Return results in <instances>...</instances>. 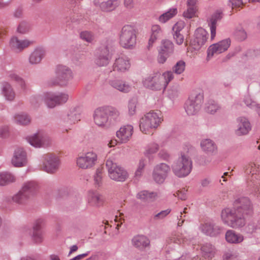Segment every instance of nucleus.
<instances>
[{"label": "nucleus", "instance_id": "nucleus-1", "mask_svg": "<svg viewBox=\"0 0 260 260\" xmlns=\"http://www.w3.org/2000/svg\"><path fill=\"white\" fill-rule=\"evenodd\" d=\"M234 206V207L225 208L221 211V220L232 228H241L246 224V217L252 215L253 205L248 198L241 197L235 200Z\"/></svg>", "mask_w": 260, "mask_h": 260}, {"label": "nucleus", "instance_id": "nucleus-2", "mask_svg": "<svg viewBox=\"0 0 260 260\" xmlns=\"http://www.w3.org/2000/svg\"><path fill=\"white\" fill-rule=\"evenodd\" d=\"M174 76L171 71H167L161 74L159 72L153 73L144 78V86L152 90H164Z\"/></svg>", "mask_w": 260, "mask_h": 260}, {"label": "nucleus", "instance_id": "nucleus-3", "mask_svg": "<svg viewBox=\"0 0 260 260\" xmlns=\"http://www.w3.org/2000/svg\"><path fill=\"white\" fill-rule=\"evenodd\" d=\"M119 114V111L115 107L111 106L99 107L94 112V122L98 126L107 128L111 124V119L109 117L116 119Z\"/></svg>", "mask_w": 260, "mask_h": 260}, {"label": "nucleus", "instance_id": "nucleus-4", "mask_svg": "<svg viewBox=\"0 0 260 260\" xmlns=\"http://www.w3.org/2000/svg\"><path fill=\"white\" fill-rule=\"evenodd\" d=\"M162 119L159 112L150 111L146 113L140 120V130L144 134H147L150 129L157 128Z\"/></svg>", "mask_w": 260, "mask_h": 260}, {"label": "nucleus", "instance_id": "nucleus-5", "mask_svg": "<svg viewBox=\"0 0 260 260\" xmlns=\"http://www.w3.org/2000/svg\"><path fill=\"white\" fill-rule=\"evenodd\" d=\"M192 167L191 159L184 154H181V156L172 165L173 173L179 178L188 175L191 171Z\"/></svg>", "mask_w": 260, "mask_h": 260}, {"label": "nucleus", "instance_id": "nucleus-6", "mask_svg": "<svg viewBox=\"0 0 260 260\" xmlns=\"http://www.w3.org/2000/svg\"><path fill=\"white\" fill-rule=\"evenodd\" d=\"M137 36L135 29L131 25L124 26L120 32L119 43L126 49H133L136 44Z\"/></svg>", "mask_w": 260, "mask_h": 260}, {"label": "nucleus", "instance_id": "nucleus-7", "mask_svg": "<svg viewBox=\"0 0 260 260\" xmlns=\"http://www.w3.org/2000/svg\"><path fill=\"white\" fill-rule=\"evenodd\" d=\"M109 177L115 181L123 182L127 177V173L123 168L114 162L111 159H108L106 163Z\"/></svg>", "mask_w": 260, "mask_h": 260}, {"label": "nucleus", "instance_id": "nucleus-8", "mask_svg": "<svg viewBox=\"0 0 260 260\" xmlns=\"http://www.w3.org/2000/svg\"><path fill=\"white\" fill-rule=\"evenodd\" d=\"M202 94H195L190 96L186 101L184 108L187 115H194L198 113L203 102Z\"/></svg>", "mask_w": 260, "mask_h": 260}, {"label": "nucleus", "instance_id": "nucleus-9", "mask_svg": "<svg viewBox=\"0 0 260 260\" xmlns=\"http://www.w3.org/2000/svg\"><path fill=\"white\" fill-rule=\"evenodd\" d=\"M97 159L96 153L93 151H90L79 155L76 159V164L82 169H89L95 165Z\"/></svg>", "mask_w": 260, "mask_h": 260}, {"label": "nucleus", "instance_id": "nucleus-10", "mask_svg": "<svg viewBox=\"0 0 260 260\" xmlns=\"http://www.w3.org/2000/svg\"><path fill=\"white\" fill-rule=\"evenodd\" d=\"M69 95L66 93H47L44 97V101L47 107L53 108L57 105L63 104L67 102Z\"/></svg>", "mask_w": 260, "mask_h": 260}, {"label": "nucleus", "instance_id": "nucleus-11", "mask_svg": "<svg viewBox=\"0 0 260 260\" xmlns=\"http://www.w3.org/2000/svg\"><path fill=\"white\" fill-rule=\"evenodd\" d=\"M56 74L57 80L52 83L53 85H66L68 82L73 78L72 71L68 67L63 65L57 66Z\"/></svg>", "mask_w": 260, "mask_h": 260}, {"label": "nucleus", "instance_id": "nucleus-12", "mask_svg": "<svg viewBox=\"0 0 260 260\" xmlns=\"http://www.w3.org/2000/svg\"><path fill=\"white\" fill-rule=\"evenodd\" d=\"M171 171L170 167L166 163H159L155 165L152 172L154 181L158 184L162 183L167 178Z\"/></svg>", "mask_w": 260, "mask_h": 260}, {"label": "nucleus", "instance_id": "nucleus-13", "mask_svg": "<svg viewBox=\"0 0 260 260\" xmlns=\"http://www.w3.org/2000/svg\"><path fill=\"white\" fill-rule=\"evenodd\" d=\"M43 170L49 173L56 172L59 166L58 157L53 154H46L43 155Z\"/></svg>", "mask_w": 260, "mask_h": 260}, {"label": "nucleus", "instance_id": "nucleus-14", "mask_svg": "<svg viewBox=\"0 0 260 260\" xmlns=\"http://www.w3.org/2000/svg\"><path fill=\"white\" fill-rule=\"evenodd\" d=\"M28 142L35 147H44L50 143V138L43 132H38L27 138Z\"/></svg>", "mask_w": 260, "mask_h": 260}, {"label": "nucleus", "instance_id": "nucleus-15", "mask_svg": "<svg viewBox=\"0 0 260 260\" xmlns=\"http://www.w3.org/2000/svg\"><path fill=\"white\" fill-rule=\"evenodd\" d=\"M230 45V39H226L211 45L208 49V59H210L214 55L219 54L225 51L229 48Z\"/></svg>", "mask_w": 260, "mask_h": 260}, {"label": "nucleus", "instance_id": "nucleus-16", "mask_svg": "<svg viewBox=\"0 0 260 260\" xmlns=\"http://www.w3.org/2000/svg\"><path fill=\"white\" fill-rule=\"evenodd\" d=\"M208 32L202 28H198L194 32V37L190 42L191 47L194 50H199L205 44L207 39Z\"/></svg>", "mask_w": 260, "mask_h": 260}, {"label": "nucleus", "instance_id": "nucleus-17", "mask_svg": "<svg viewBox=\"0 0 260 260\" xmlns=\"http://www.w3.org/2000/svg\"><path fill=\"white\" fill-rule=\"evenodd\" d=\"M237 126L235 133L237 136L247 135L251 129V124L245 117H240L236 119Z\"/></svg>", "mask_w": 260, "mask_h": 260}, {"label": "nucleus", "instance_id": "nucleus-18", "mask_svg": "<svg viewBox=\"0 0 260 260\" xmlns=\"http://www.w3.org/2000/svg\"><path fill=\"white\" fill-rule=\"evenodd\" d=\"M111 57L109 54V49L108 46H104L99 49L96 53L95 63L99 67L108 65Z\"/></svg>", "mask_w": 260, "mask_h": 260}, {"label": "nucleus", "instance_id": "nucleus-19", "mask_svg": "<svg viewBox=\"0 0 260 260\" xmlns=\"http://www.w3.org/2000/svg\"><path fill=\"white\" fill-rule=\"evenodd\" d=\"M200 229L203 233L211 237H216L220 235L223 228L214 223L207 222L201 225Z\"/></svg>", "mask_w": 260, "mask_h": 260}, {"label": "nucleus", "instance_id": "nucleus-20", "mask_svg": "<svg viewBox=\"0 0 260 260\" xmlns=\"http://www.w3.org/2000/svg\"><path fill=\"white\" fill-rule=\"evenodd\" d=\"M131 67V63L128 57L121 56L117 58L113 64L114 71L119 73H124L127 71Z\"/></svg>", "mask_w": 260, "mask_h": 260}, {"label": "nucleus", "instance_id": "nucleus-21", "mask_svg": "<svg viewBox=\"0 0 260 260\" xmlns=\"http://www.w3.org/2000/svg\"><path fill=\"white\" fill-rule=\"evenodd\" d=\"M134 127L132 125L127 124L121 126L116 132V136L121 143H127L132 138Z\"/></svg>", "mask_w": 260, "mask_h": 260}, {"label": "nucleus", "instance_id": "nucleus-22", "mask_svg": "<svg viewBox=\"0 0 260 260\" xmlns=\"http://www.w3.org/2000/svg\"><path fill=\"white\" fill-rule=\"evenodd\" d=\"M12 164L16 167H21L26 165L27 162L26 154L22 148H17L12 158Z\"/></svg>", "mask_w": 260, "mask_h": 260}, {"label": "nucleus", "instance_id": "nucleus-23", "mask_svg": "<svg viewBox=\"0 0 260 260\" xmlns=\"http://www.w3.org/2000/svg\"><path fill=\"white\" fill-rule=\"evenodd\" d=\"M32 43L28 40H19L16 37H13L10 41V47L15 52H20Z\"/></svg>", "mask_w": 260, "mask_h": 260}, {"label": "nucleus", "instance_id": "nucleus-24", "mask_svg": "<svg viewBox=\"0 0 260 260\" xmlns=\"http://www.w3.org/2000/svg\"><path fill=\"white\" fill-rule=\"evenodd\" d=\"M43 221L42 219L37 220L29 233H31L33 241L37 243H40L43 241V233L41 231V225Z\"/></svg>", "mask_w": 260, "mask_h": 260}, {"label": "nucleus", "instance_id": "nucleus-25", "mask_svg": "<svg viewBox=\"0 0 260 260\" xmlns=\"http://www.w3.org/2000/svg\"><path fill=\"white\" fill-rule=\"evenodd\" d=\"M200 146L202 150L207 154L213 155L217 152V147L216 145L212 140L209 139L202 140Z\"/></svg>", "mask_w": 260, "mask_h": 260}, {"label": "nucleus", "instance_id": "nucleus-26", "mask_svg": "<svg viewBox=\"0 0 260 260\" xmlns=\"http://www.w3.org/2000/svg\"><path fill=\"white\" fill-rule=\"evenodd\" d=\"M109 85L115 89L122 92H128L131 89V85L126 82L120 79H112L109 81Z\"/></svg>", "mask_w": 260, "mask_h": 260}, {"label": "nucleus", "instance_id": "nucleus-27", "mask_svg": "<svg viewBox=\"0 0 260 260\" xmlns=\"http://www.w3.org/2000/svg\"><path fill=\"white\" fill-rule=\"evenodd\" d=\"M46 54L45 50L41 47L36 48L30 54L29 62L31 64L40 63Z\"/></svg>", "mask_w": 260, "mask_h": 260}, {"label": "nucleus", "instance_id": "nucleus-28", "mask_svg": "<svg viewBox=\"0 0 260 260\" xmlns=\"http://www.w3.org/2000/svg\"><path fill=\"white\" fill-rule=\"evenodd\" d=\"M87 200L88 204L92 206L99 207L103 203L102 197L98 192L92 190L88 192Z\"/></svg>", "mask_w": 260, "mask_h": 260}, {"label": "nucleus", "instance_id": "nucleus-29", "mask_svg": "<svg viewBox=\"0 0 260 260\" xmlns=\"http://www.w3.org/2000/svg\"><path fill=\"white\" fill-rule=\"evenodd\" d=\"M133 245L140 250H143L150 244L149 240L145 236L138 235L132 239Z\"/></svg>", "mask_w": 260, "mask_h": 260}, {"label": "nucleus", "instance_id": "nucleus-30", "mask_svg": "<svg viewBox=\"0 0 260 260\" xmlns=\"http://www.w3.org/2000/svg\"><path fill=\"white\" fill-rule=\"evenodd\" d=\"M225 238L226 241L231 244H239L244 240V237L242 235L237 233L232 230H229L226 231Z\"/></svg>", "mask_w": 260, "mask_h": 260}, {"label": "nucleus", "instance_id": "nucleus-31", "mask_svg": "<svg viewBox=\"0 0 260 260\" xmlns=\"http://www.w3.org/2000/svg\"><path fill=\"white\" fill-rule=\"evenodd\" d=\"M222 17V14L220 12H216L213 14L209 20V25L211 31V39H214L216 36V23L220 20Z\"/></svg>", "mask_w": 260, "mask_h": 260}, {"label": "nucleus", "instance_id": "nucleus-32", "mask_svg": "<svg viewBox=\"0 0 260 260\" xmlns=\"http://www.w3.org/2000/svg\"><path fill=\"white\" fill-rule=\"evenodd\" d=\"M162 30L161 27L157 24L153 25L151 27V34L148 41L147 48L150 49L153 46V43L162 34Z\"/></svg>", "mask_w": 260, "mask_h": 260}, {"label": "nucleus", "instance_id": "nucleus-33", "mask_svg": "<svg viewBox=\"0 0 260 260\" xmlns=\"http://www.w3.org/2000/svg\"><path fill=\"white\" fill-rule=\"evenodd\" d=\"M38 188V184L34 181H27L23 183L21 189L30 198L35 194Z\"/></svg>", "mask_w": 260, "mask_h": 260}, {"label": "nucleus", "instance_id": "nucleus-34", "mask_svg": "<svg viewBox=\"0 0 260 260\" xmlns=\"http://www.w3.org/2000/svg\"><path fill=\"white\" fill-rule=\"evenodd\" d=\"M2 93L6 99L9 101L14 100L15 93L12 86L8 82H5L2 85Z\"/></svg>", "mask_w": 260, "mask_h": 260}, {"label": "nucleus", "instance_id": "nucleus-35", "mask_svg": "<svg viewBox=\"0 0 260 260\" xmlns=\"http://www.w3.org/2000/svg\"><path fill=\"white\" fill-rule=\"evenodd\" d=\"M15 181L16 177L12 174L7 172L0 173V186L8 185Z\"/></svg>", "mask_w": 260, "mask_h": 260}, {"label": "nucleus", "instance_id": "nucleus-36", "mask_svg": "<svg viewBox=\"0 0 260 260\" xmlns=\"http://www.w3.org/2000/svg\"><path fill=\"white\" fill-rule=\"evenodd\" d=\"M159 50L170 55L174 50V44L170 40H163L161 41Z\"/></svg>", "mask_w": 260, "mask_h": 260}, {"label": "nucleus", "instance_id": "nucleus-37", "mask_svg": "<svg viewBox=\"0 0 260 260\" xmlns=\"http://www.w3.org/2000/svg\"><path fill=\"white\" fill-rule=\"evenodd\" d=\"M177 8H171L168 11L159 16L158 21L162 23H165L174 17L177 14Z\"/></svg>", "mask_w": 260, "mask_h": 260}, {"label": "nucleus", "instance_id": "nucleus-38", "mask_svg": "<svg viewBox=\"0 0 260 260\" xmlns=\"http://www.w3.org/2000/svg\"><path fill=\"white\" fill-rule=\"evenodd\" d=\"M201 251L205 258H211L215 253V249L211 244L206 243L201 247Z\"/></svg>", "mask_w": 260, "mask_h": 260}, {"label": "nucleus", "instance_id": "nucleus-39", "mask_svg": "<svg viewBox=\"0 0 260 260\" xmlns=\"http://www.w3.org/2000/svg\"><path fill=\"white\" fill-rule=\"evenodd\" d=\"M190 239V236H185L184 234L183 233L173 234L170 238V240L171 242L181 244L187 242L188 240Z\"/></svg>", "mask_w": 260, "mask_h": 260}, {"label": "nucleus", "instance_id": "nucleus-40", "mask_svg": "<svg viewBox=\"0 0 260 260\" xmlns=\"http://www.w3.org/2000/svg\"><path fill=\"white\" fill-rule=\"evenodd\" d=\"M14 119L15 123L22 125H27L31 121L30 117L25 113L16 114L14 117Z\"/></svg>", "mask_w": 260, "mask_h": 260}, {"label": "nucleus", "instance_id": "nucleus-41", "mask_svg": "<svg viewBox=\"0 0 260 260\" xmlns=\"http://www.w3.org/2000/svg\"><path fill=\"white\" fill-rule=\"evenodd\" d=\"M80 116L75 109L70 110L67 114L64 120L68 123H75L80 120Z\"/></svg>", "mask_w": 260, "mask_h": 260}, {"label": "nucleus", "instance_id": "nucleus-42", "mask_svg": "<svg viewBox=\"0 0 260 260\" xmlns=\"http://www.w3.org/2000/svg\"><path fill=\"white\" fill-rule=\"evenodd\" d=\"M157 196V193L154 192H148L146 190L140 191L137 194V198L143 201H151Z\"/></svg>", "mask_w": 260, "mask_h": 260}, {"label": "nucleus", "instance_id": "nucleus-43", "mask_svg": "<svg viewBox=\"0 0 260 260\" xmlns=\"http://www.w3.org/2000/svg\"><path fill=\"white\" fill-rule=\"evenodd\" d=\"M30 198L23 192L21 189L12 197L13 201L19 204H24Z\"/></svg>", "mask_w": 260, "mask_h": 260}, {"label": "nucleus", "instance_id": "nucleus-44", "mask_svg": "<svg viewBox=\"0 0 260 260\" xmlns=\"http://www.w3.org/2000/svg\"><path fill=\"white\" fill-rule=\"evenodd\" d=\"M220 109V106L214 101H209L206 104V111L211 114H215Z\"/></svg>", "mask_w": 260, "mask_h": 260}, {"label": "nucleus", "instance_id": "nucleus-45", "mask_svg": "<svg viewBox=\"0 0 260 260\" xmlns=\"http://www.w3.org/2000/svg\"><path fill=\"white\" fill-rule=\"evenodd\" d=\"M80 38L84 41L88 43H92L94 40L95 36L92 32L84 30L80 33Z\"/></svg>", "mask_w": 260, "mask_h": 260}, {"label": "nucleus", "instance_id": "nucleus-46", "mask_svg": "<svg viewBox=\"0 0 260 260\" xmlns=\"http://www.w3.org/2000/svg\"><path fill=\"white\" fill-rule=\"evenodd\" d=\"M117 5L108 0L106 2H103L100 4V7L103 11L109 12L114 10Z\"/></svg>", "mask_w": 260, "mask_h": 260}, {"label": "nucleus", "instance_id": "nucleus-47", "mask_svg": "<svg viewBox=\"0 0 260 260\" xmlns=\"http://www.w3.org/2000/svg\"><path fill=\"white\" fill-rule=\"evenodd\" d=\"M185 62L183 60H179L177 61L173 67V72H172L173 74L174 73L176 74L180 75L184 71L185 69Z\"/></svg>", "mask_w": 260, "mask_h": 260}, {"label": "nucleus", "instance_id": "nucleus-48", "mask_svg": "<svg viewBox=\"0 0 260 260\" xmlns=\"http://www.w3.org/2000/svg\"><path fill=\"white\" fill-rule=\"evenodd\" d=\"M9 78L12 81L16 82L22 89H25V83L24 80L14 73H11L9 74Z\"/></svg>", "mask_w": 260, "mask_h": 260}, {"label": "nucleus", "instance_id": "nucleus-49", "mask_svg": "<svg viewBox=\"0 0 260 260\" xmlns=\"http://www.w3.org/2000/svg\"><path fill=\"white\" fill-rule=\"evenodd\" d=\"M244 102L249 108L255 109L260 116V106H258L255 101H253L249 96H247L245 97Z\"/></svg>", "mask_w": 260, "mask_h": 260}, {"label": "nucleus", "instance_id": "nucleus-50", "mask_svg": "<svg viewBox=\"0 0 260 260\" xmlns=\"http://www.w3.org/2000/svg\"><path fill=\"white\" fill-rule=\"evenodd\" d=\"M159 149V146L156 143H151L149 144L146 148L145 155L150 157V156L157 152Z\"/></svg>", "mask_w": 260, "mask_h": 260}, {"label": "nucleus", "instance_id": "nucleus-51", "mask_svg": "<svg viewBox=\"0 0 260 260\" xmlns=\"http://www.w3.org/2000/svg\"><path fill=\"white\" fill-rule=\"evenodd\" d=\"M29 25L28 23L25 21H22L19 24L17 31L18 33L24 34L29 31Z\"/></svg>", "mask_w": 260, "mask_h": 260}, {"label": "nucleus", "instance_id": "nucleus-52", "mask_svg": "<svg viewBox=\"0 0 260 260\" xmlns=\"http://www.w3.org/2000/svg\"><path fill=\"white\" fill-rule=\"evenodd\" d=\"M259 228L256 223L251 221L248 223L247 226L245 228V231L246 233L249 234H252L256 232L257 229Z\"/></svg>", "mask_w": 260, "mask_h": 260}, {"label": "nucleus", "instance_id": "nucleus-53", "mask_svg": "<svg viewBox=\"0 0 260 260\" xmlns=\"http://www.w3.org/2000/svg\"><path fill=\"white\" fill-rule=\"evenodd\" d=\"M137 101L135 99L131 100L128 104V113L130 115L135 114L137 107Z\"/></svg>", "mask_w": 260, "mask_h": 260}, {"label": "nucleus", "instance_id": "nucleus-54", "mask_svg": "<svg viewBox=\"0 0 260 260\" xmlns=\"http://www.w3.org/2000/svg\"><path fill=\"white\" fill-rule=\"evenodd\" d=\"M235 35L236 38L241 41L245 40L247 38V33L242 28L237 29L235 32Z\"/></svg>", "mask_w": 260, "mask_h": 260}, {"label": "nucleus", "instance_id": "nucleus-55", "mask_svg": "<svg viewBox=\"0 0 260 260\" xmlns=\"http://www.w3.org/2000/svg\"><path fill=\"white\" fill-rule=\"evenodd\" d=\"M198 10V8H192L187 7V9L183 13L184 17L190 19L195 16V14Z\"/></svg>", "mask_w": 260, "mask_h": 260}, {"label": "nucleus", "instance_id": "nucleus-56", "mask_svg": "<svg viewBox=\"0 0 260 260\" xmlns=\"http://www.w3.org/2000/svg\"><path fill=\"white\" fill-rule=\"evenodd\" d=\"M258 171V167L255 164H250L245 170L246 173L251 174L252 176L256 175Z\"/></svg>", "mask_w": 260, "mask_h": 260}, {"label": "nucleus", "instance_id": "nucleus-57", "mask_svg": "<svg viewBox=\"0 0 260 260\" xmlns=\"http://www.w3.org/2000/svg\"><path fill=\"white\" fill-rule=\"evenodd\" d=\"M228 4L232 9H239L243 5V0H229Z\"/></svg>", "mask_w": 260, "mask_h": 260}, {"label": "nucleus", "instance_id": "nucleus-58", "mask_svg": "<svg viewBox=\"0 0 260 260\" xmlns=\"http://www.w3.org/2000/svg\"><path fill=\"white\" fill-rule=\"evenodd\" d=\"M185 23L183 21H179L173 27L174 33H180V31L184 28Z\"/></svg>", "mask_w": 260, "mask_h": 260}, {"label": "nucleus", "instance_id": "nucleus-59", "mask_svg": "<svg viewBox=\"0 0 260 260\" xmlns=\"http://www.w3.org/2000/svg\"><path fill=\"white\" fill-rule=\"evenodd\" d=\"M145 164L144 159H141L139 161L138 168L135 172V176L140 177L143 173V169L145 167Z\"/></svg>", "mask_w": 260, "mask_h": 260}, {"label": "nucleus", "instance_id": "nucleus-60", "mask_svg": "<svg viewBox=\"0 0 260 260\" xmlns=\"http://www.w3.org/2000/svg\"><path fill=\"white\" fill-rule=\"evenodd\" d=\"M102 171L101 169H98L96 171L95 174L94 176V183L98 185H100L102 183Z\"/></svg>", "mask_w": 260, "mask_h": 260}, {"label": "nucleus", "instance_id": "nucleus-61", "mask_svg": "<svg viewBox=\"0 0 260 260\" xmlns=\"http://www.w3.org/2000/svg\"><path fill=\"white\" fill-rule=\"evenodd\" d=\"M173 38L176 43L179 45H182L184 41V38L181 33H173Z\"/></svg>", "mask_w": 260, "mask_h": 260}, {"label": "nucleus", "instance_id": "nucleus-62", "mask_svg": "<svg viewBox=\"0 0 260 260\" xmlns=\"http://www.w3.org/2000/svg\"><path fill=\"white\" fill-rule=\"evenodd\" d=\"M223 260H237V255L231 251L225 252L223 255Z\"/></svg>", "mask_w": 260, "mask_h": 260}, {"label": "nucleus", "instance_id": "nucleus-63", "mask_svg": "<svg viewBox=\"0 0 260 260\" xmlns=\"http://www.w3.org/2000/svg\"><path fill=\"white\" fill-rule=\"evenodd\" d=\"M179 88L178 85L172 86L169 90V95L171 98L176 97L179 93Z\"/></svg>", "mask_w": 260, "mask_h": 260}, {"label": "nucleus", "instance_id": "nucleus-64", "mask_svg": "<svg viewBox=\"0 0 260 260\" xmlns=\"http://www.w3.org/2000/svg\"><path fill=\"white\" fill-rule=\"evenodd\" d=\"M169 56L170 55L159 50L157 60L159 63H164L166 61Z\"/></svg>", "mask_w": 260, "mask_h": 260}]
</instances>
